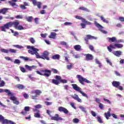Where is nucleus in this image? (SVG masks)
I'll return each mask as SVG.
<instances>
[{"mask_svg": "<svg viewBox=\"0 0 124 124\" xmlns=\"http://www.w3.org/2000/svg\"><path fill=\"white\" fill-rule=\"evenodd\" d=\"M19 25H20V22H19L18 20H16L14 22L10 21L1 27V31H2L6 32V30L5 29L9 30V28H11L13 27V26L16 30H17L18 31H23V30H24V27L23 26Z\"/></svg>", "mask_w": 124, "mask_h": 124, "instance_id": "nucleus-1", "label": "nucleus"}, {"mask_svg": "<svg viewBox=\"0 0 124 124\" xmlns=\"http://www.w3.org/2000/svg\"><path fill=\"white\" fill-rule=\"evenodd\" d=\"M37 74L41 75V76H45V77H50L51 76V70L48 69L41 70L36 71Z\"/></svg>", "mask_w": 124, "mask_h": 124, "instance_id": "nucleus-2", "label": "nucleus"}, {"mask_svg": "<svg viewBox=\"0 0 124 124\" xmlns=\"http://www.w3.org/2000/svg\"><path fill=\"white\" fill-rule=\"evenodd\" d=\"M124 47V45L122 44L115 43L114 45L112 44H110L109 46H107V49L108 52H110L113 51L112 49H116V48H118V49H121Z\"/></svg>", "mask_w": 124, "mask_h": 124, "instance_id": "nucleus-3", "label": "nucleus"}, {"mask_svg": "<svg viewBox=\"0 0 124 124\" xmlns=\"http://www.w3.org/2000/svg\"><path fill=\"white\" fill-rule=\"evenodd\" d=\"M72 86L73 87V89H74L75 91H76L77 92L80 93L82 94L83 96L86 97V98H89V96H88V95L86 94L85 93L83 92L82 91V89H81V88L78 86L77 84H72Z\"/></svg>", "mask_w": 124, "mask_h": 124, "instance_id": "nucleus-4", "label": "nucleus"}, {"mask_svg": "<svg viewBox=\"0 0 124 124\" xmlns=\"http://www.w3.org/2000/svg\"><path fill=\"white\" fill-rule=\"evenodd\" d=\"M77 78L78 79L79 82L81 84V85H84V83H87V84H91V81L87 78H85L82 77L80 75H77Z\"/></svg>", "mask_w": 124, "mask_h": 124, "instance_id": "nucleus-5", "label": "nucleus"}, {"mask_svg": "<svg viewBox=\"0 0 124 124\" xmlns=\"http://www.w3.org/2000/svg\"><path fill=\"white\" fill-rule=\"evenodd\" d=\"M0 122L2 124H14L12 121L4 119V117L1 114H0Z\"/></svg>", "mask_w": 124, "mask_h": 124, "instance_id": "nucleus-6", "label": "nucleus"}, {"mask_svg": "<svg viewBox=\"0 0 124 124\" xmlns=\"http://www.w3.org/2000/svg\"><path fill=\"white\" fill-rule=\"evenodd\" d=\"M34 93H35V95L31 96L32 99H36V97H37L38 95H40V94L42 93V92L39 90H36L31 92V94H34Z\"/></svg>", "mask_w": 124, "mask_h": 124, "instance_id": "nucleus-7", "label": "nucleus"}, {"mask_svg": "<svg viewBox=\"0 0 124 124\" xmlns=\"http://www.w3.org/2000/svg\"><path fill=\"white\" fill-rule=\"evenodd\" d=\"M31 0V1H32V3L33 5H34V6H37L39 9H40V8H41V5H42V2L40 1H38L37 0Z\"/></svg>", "mask_w": 124, "mask_h": 124, "instance_id": "nucleus-8", "label": "nucleus"}, {"mask_svg": "<svg viewBox=\"0 0 124 124\" xmlns=\"http://www.w3.org/2000/svg\"><path fill=\"white\" fill-rule=\"evenodd\" d=\"M49 52L47 51H45L42 54L41 56V59L42 60H46V61H50V58H49Z\"/></svg>", "mask_w": 124, "mask_h": 124, "instance_id": "nucleus-9", "label": "nucleus"}, {"mask_svg": "<svg viewBox=\"0 0 124 124\" xmlns=\"http://www.w3.org/2000/svg\"><path fill=\"white\" fill-rule=\"evenodd\" d=\"M17 0H9L8 2L9 4V5L13 7V8H17V7L18 6L17 3H16L17 2Z\"/></svg>", "mask_w": 124, "mask_h": 124, "instance_id": "nucleus-10", "label": "nucleus"}, {"mask_svg": "<svg viewBox=\"0 0 124 124\" xmlns=\"http://www.w3.org/2000/svg\"><path fill=\"white\" fill-rule=\"evenodd\" d=\"M92 39H96V37L92 36L90 34H88L86 35V37L84 38V40L86 43V44L89 45V40Z\"/></svg>", "mask_w": 124, "mask_h": 124, "instance_id": "nucleus-11", "label": "nucleus"}, {"mask_svg": "<svg viewBox=\"0 0 124 124\" xmlns=\"http://www.w3.org/2000/svg\"><path fill=\"white\" fill-rule=\"evenodd\" d=\"M51 120L52 121H56V122L62 121V118L60 117V115H59L58 114H56L55 116L51 117Z\"/></svg>", "mask_w": 124, "mask_h": 124, "instance_id": "nucleus-12", "label": "nucleus"}, {"mask_svg": "<svg viewBox=\"0 0 124 124\" xmlns=\"http://www.w3.org/2000/svg\"><path fill=\"white\" fill-rule=\"evenodd\" d=\"M8 93V96H12L13 95V94H12V93L10 91V90L8 89H2L1 88H0V93Z\"/></svg>", "mask_w": 124, "mask_h": 124, "instance_id": "nucleus-13", "label": "nucleus"}, {"mask_svg": "<svg viewBox=\"0 0 124 124\" xmlns=\"http://www.w3.org/2000/svg\"><path fill=\"white\" fill-rule=\"evenodd\" d=\"M10 99L12 100L14 104H16V105H19V104H20L19 101L17 100V97L14 96H11Z\"/></svg>", "mask_w": 124, "mask_h": 124, "instance_id": "nucleus-14", "label": "nucleus"}, {"mask_svg": "<svg viewBox=\"0 0 124 124\" xmlns=\"http://www.w3.org/2000/svg\"><path fill=\"white\" fill-rule=\"evenodd\" d=\"M38 51H39V49L37 48H33V51L34 52V55H35L37 59H41L43 58V57H41L40 55H39V53H38Z\"/></svg>", "mask_w": 124, "mask_h": 124, "instance_id": "nucleus-15", "label": "nucleus"}, {"mask_svg": "<svg viewBox=\"0 0 124 124\" xmlns=\"http://www.w3.org/2000/svg\"><path fill=\"white\" fill-rule=\"evenodd\" d=\"M84 56L86 61H93V56L91 54H85Z\"/></svg>", "mask_w": 124, "mask_h": 124, "instance_id": "nucleus-16", "label": "nucleus"}, {"mask_svg": "<svg viewBox=\"0 0 124 124\" xmlns=\"http://www.w3.org/2000/svg\"><path fill=\"white\" fill-rule=\"evenodd\" d=\"M58 110L60 112H63L64 114H68L69 113L68 110L63 107H60Z\"/></svg>", "mask_w": 124, "mask_h": 124, "instance_id": "nucleus-17", "label": "nucleus"}, {"mask_svg": "<svg viewBox=\"0 0 124 124\" xmlns=\"http://www.w3.org/2000/svg\"><path fill=\"white\" fill-rule=\"evenodd\" d=\"M33 112H36L34 114L35 118H40V111L38 109H33Z\"/></svg>", "mask_w": 124, "mask_h": 124, "instance_id": "nucleus-18", "label": "nucleus"}, {"mask_svg": "<svg viewBox=\"0 0 124 124\" xmlns=\"http://www.w3.org/2000/svg\"><path fill=\"white\" fill-rule=\"evenodd\" d=\"M71 97L75 99V100H77L78 102H82V100L79 98V96L76 94H74V95H72Z\"/></svg>", "mask_w": 124, "mask_h": 124, "instance_id": "nucleus-19", "label": "nucleus"}, {"mask_svg": "<svg viewBox=\"0 0 124 124\" xmlns=\"http://www.w3.org/2000/svg\"><path fill=\"white\" fill-rule=\"evenodd\" d=\"M7 11H8V8H3L0 10V14H2L3 15H5V14H6V13H7Z\"/></svg>", "mask_w": 124, "mask_h": 124, "instance_id": "nucleus-20", "label": "nucleus"}, {"mask_svg": "<svg viewBox=\"0 0 124 124\" xmlns=\"http://www.w3.org/2000/svg\"><path fill=\"white\" fill-rule=\"evenodd\" d=\"M112 85L114 88H118L121 85V83L119 81H113L112 82Z\"/></svg>", "mask_w": 124, "mask_h": 124, "instance_id": "nucleus-21", "label": "nucleus"}, {"mask_svg": "<svg viewBox=\"0 0 124 124\" xmlns=\"http://www.w3.org/2000/svg\"><path fill=\"white\" fill-rule=\"evenodd\" d=\"M25 67L27 69H28L30 71L32 70L34 68H36V66L32 65L31 66H29L28 65H25Z\"/></svg>", "mask_w": 124, "mask_h": 124, "instance_id": "nucleus-22", "label": "nucleus"}, {"mask_svg": "<svg viewBox=\"0 0 124 124\" xmlns=\"http://www.w3.org/2000/svg\"><path fill=\"white\" fill-rule=\"evenodd\" d=\"M113 54L114 56H116V57H120V56H122V51L117 50L114 51Z\"/></svg>", "mask_w": 124, "mask_h": 124, "instance_id": "nucleus-23", "label": "nucleus"}, {"mask_svg": "<svg viewBox=\"0 0 124 124\" xmlns=\"http://www.w3.org/2000/svg\"><path fill=\"white\" fill-rule=\"evenodd\" d=\"M104 116H105V118L107 119V120H109V117H111V116L109 110L107 112H105L104 113Z\"/></svg>", "mask_w": 124, "mask_h": 124, "instance_id": "nucleus-24", "label": "nucleus"}, {"mask_svg": "<svg viewBox=\"0 0 124 124\" xmlns=\"http://www.w3.org/2000/svg\"><path fill=\"white\" fill-rule=\"evenodd\" d=\"M57 36V34L54 32H51L50 35L48 36L49 38H52V39H55L56 38V36Z\"/></svg>", "mask_w": 124, "mask_h": 124, "instance_id": "nucleus-25", "label": "nucleus"}, {"mask_svg": "<svg viewBox=\"0 0 124 124\" xmlns=\"http://www.w3.org/2000/svg\"><path fill=\"white\" fill-rule=\"evenodd\" d=\"M74 48L75 49V50H76V51H81L82 50V49L81 48V46L79 45H75L74 46Z\"/></svg>", "mask_w": 124, "mask_h": 124, "instance_id": "nucleus-26", "label": "nucleus"}, {"mask_svg": "<svg viewBox=\"0 0 124 124\" xmlns=\"http://www.w3.org/2000/svg\"><path fill=\"white\" fill-rule=\"evenodd\" d=\"M109 42H117V39L115 37H112V38L108 37Z\"/></svg>", "mask_w": 124, "mask_h": 124, "instance_id": "nucleus-27", "label": "nucleus"}, {"mask_svg": "<svg viewBox=\"0 0 124 124\" xmlns=\"http://www.w3.org/2000/svg\"><path fill=\"white\" fill-rule=\"evenodd\" d=\"M16 88L18 89V90H24L25 89V86L22 84H17L16 85Z\"/></svg>", "mask_w": 124, "mask_h": 124, "instance_id": "nucleus-28", "label": "nucleus"}, {"mask_svg": "<svg viewBox=\"0 0 124 124\" xmlns=\"http://www.w3.org/2000/svg\"><path fill=\"white\" fill-rule=\"evenodd\" d=\"M60 58H61V56L59 54L53 55L52 57V59H53V60H60Z\"/></svg>", "mask_w": 124, "mask_h": 124, "instance_id": "nucleus-29", "label": "nucleus"}, {"mask_svg": "<svg viewBox=\"0 0 124 124\" xmlns=\"http://www.w3.org/2000/svg\"><path fill=\"white\" fill-rule=\"evenodd\" d=\"M82 22L83 23H84L85 25H88L89 26H90V25H92V23L87 21L86 19H85V18H82Z\"/></svg>", "mask_w": 124, "mask_h": 124, "instance_id": "nucleus-30", "label": "nucleus"}, {"mask_svg": "<svg viewBox=\"0 0 124 124\" xmlns=\"http://www.w3.org/2000/svg\"><path fill=\"white\" fill-rule=\"evenodd\" d=\"M101 19L102 20V21H103V22H104V23H106L107 24H108V23H109V21L107 20H106L104 17H103V16H100Z\"/></svg>", "mask_w": 124, "mask_h": 124, "instance_id": "nucleus-31", "label": "nucleus"}, {"mask_svg": "<svg viewBox=\"0 0 124 124\" xmlns=\"http://www.w3.org/2000/svg\"><path fill=\"white\" fill-rule=\"evenodd\" d=\"M52 83L54 84V85H58L60 84V82L57 79H53L52 80Z\"/></svg>", "mask_w": 124, "mask_h": 124, "instance_id": "nucleus-32", "label": "nucleus"}, {"mask_svg": "<svg viewBox=\"0 0 124 124\" xmlns=\"http://www.w3.org/2000/svg\"><path fill=\"white\" fill-rule=\"evenodd\" d=\"M97 122L99 123V124H103V121H102V119L101 117L98 116L97 117Z\"/></svg>", "mask_w": 124, "mask_h": 124, "instance_id": "nucleus-33", "label": "nucleus"}, {"mask_svg": "<svg viewBox=\"0 0 124 124\" xmlns=\"http://www.w3.org/2000/svg\"><path fill=\"white\" fill-rule=\"evenodd\" d=\"M80 122V120H79V119L78 118H74L73 119V122L74 124H78Z\"/></svg>", "mask_w": 124, "mask_h": 124, "instance_id": "nucleus-34", "label": "nucleus"}, {"mask_svg": "<svg viewBox=\"0 0 124 124\" xmlns=\"http://www.w3.org/2000/svg\"><path fill=\"white\" fill-rule=\"evenodd\" d=\"M95 25L97 28H98V29H103V27L97 22H95Z\"/></svg>", "mask_w": 124, "mask_h": 124, "instance_id": "nucleus-35", "label": "nucleus"}, {"mask_svg": "<svg viewBox=\"0 0 124 124\" xmlns=\"http://www.w3.org/2000/svg\"><path fill=\"white\" fill-rule=\"evenodd\" d=\"M95 63H96V64L99 65V67H101V66H102V65H101V63H100V61H98V59H95Z\"/></svg>", "mask_w": 124, "mask_h": 124, "instance_id": "nucleus-36", "label": "nucleus"}, {"mask_svg": "<svg viewBox=\"0 0 124 124\" xmlns=\"http://www.w3.org/2000/svg\"><path fill=\"white\" fill-rule=\"evenodd\" d=\"M20 58L22 59V60H24V61H25V62H28V61L30 60L29 58L27 57H24V56H20Z\"/></svg>", "mask_w": 124, "mask_h": 124, "instance_id": "nucleus-37", "label": "nucleus"}, {"mask_svg": "<svg viewBox=\"0 0 124 124\" xmlns=\"http://www.w3.org/2000/svg\"><path fill=\"white\" fill-rule=\"evenodd\" d=\"M78 9H79L80 10H83V11H89L88 9H87V8H85V7H80Z\"/></svg>", "mask_w": 124, "mask_h": 124, "instance_id": "nucleus-38", "label": "nucleus"}, {"mask_svg": "<svg viewBox=\"0 0 124 124\" xmlns=\"http://www.w3.org/2000/svg\"><path fill=\"white\" fill-rule=\"evenodd\" d=\"M30 42L32 43V44H34L35 43V40L32 37H31L29 39Z\"/></svg>", "mask_w": 124, "mask_h": 124, "instance_id": "nucleus-39", "label": "nucleus"}, {"mask_svg": "<svg viewBox=\"0 0 124 124\" xmlns=\"http://www.w3.org/2000/svg\"><path fill=\"white\" fill-rule=\"evenodd\" d=\"M26 19L28 22H31L32 21V16L26 17Z\"/></svg>", "mask_w": 124, "mask_h": 124, "instance_id": "nucleus-40", "label": "nucleus"}, {"mask_svg": "<svg viewBox=\"0 0 124 124\" xmlns=\"http://www.w3.org/2000/svg\"><path fill=\"white\" fill-rule=\"evenodd\" d=\"M0 51L2 53H5L7 54L9 52V50L7 49H4V48H2L0 49Z\"/></svg>", "mask_w": 124, "mask_h": 124, "instance_id": "nucleus-41", "label": "nucleus"}, {"mask_svg": "<svg viewBox=\"0 0 124 124\" xmlns=\"http://www.w3.org/2000/svg\"><path fill=\"white\" fill-rule=\"evenodd\" d=\"M79 109H81L83 112L84 113H87V110H86V108L82 106L79 107Z\"/></svg>", "mask_w": 124, "mask_h": 124, "instance_id": "nucleus-42", "label": "nucleus"}, {"mask_svg": "<svg viewBox=\"0 0 124 124\" xmlns=\"http://www.w3.org/2000/svg\"><path fill=\"white\" fill-rule=\"evenodd\" d=\"M51 71H52L53 73H54V74H57L59 72V71H58V70L54 68L51 69Z\"/></svg>", "mask_w": 124, "mask_h": 124, "instance_id": "nucleus-43", "label": "nucleus"}, {"mask_svg": "<svg viewBox=\"0 0 124 124\" xmlns=\"http://www.w3.org/2000/svg\"><path fill=\"white\" fill-rule=\"evenodd\" d=\"M55 79L57 81H60V82H61V81L62 80V77H61V76H56Z\"/></svg>", "mask_w": 124, "mask_h": 124, "instance_id": "nucleus-44", "label": "nucleus"}, {"mask_svg": "<svg viewBox=\"0 0 124 124\" xmlns=\"http://www.w3.org/2000/svg\"><path fill=\"white\" fill-rule=\"evenodd\" d=\"M34 107L36 108L35 109H41V108H42V106L40 104H38L35 106Z\"/></svg>", "mask_w": 124, "mask_h": 124, "instance_id": "nucleus-45", "label": "nucleus"}, {"mask_svg": "<svg viewBox=\"0 0 124 124\" xmlns=\"http://www.w3.org/2000/svg\"><path fill=\"white\" fill-rule=\"evenodd\" d=\"M20 8L23 10H25V9H27V7H26L24 4L20 5Z\"/></svg>", "mask_w": 124, "mask_h": 124, "instance_id": "nucleus-46", "label": "nucleus"}, {"mask_svg": "<svg viewBox=\"0 0 124 124\" xmlns=\"http://www.w3.org/2000/svg\"><path fill=\"white\" fill-rule=\"evenodd\" d=\"M16 19H23V16L21 15H18L15 16Z\"/></svg>", "mask_w": 124, "mask_h": 124, "instance_id": "nucleus-47", "label": "nucleus"}, {"mask_svg": "<svg viewBox=\"0 0 124 124\" xmlns=\"http://www.w3.org/2000/svg\"><path fill=\"white\" fill-rule=\"evenodd\" d=\"M9 52H10L11 53H16V52H17V50L16 49H10L9 50Z\"/></svg>", "mask_w": 124, "mask_h": 124, "instance_id": "nucleus-48", "label": "nucleus"}, {"mask_svg": "<svg viewBox=\"0 0 124 124\" xmlns=\"http://www.w3.org/2000/svg\"><path fill=\"white\" fill-rule=\"evenodd\" d=\"M45 103L46 105V106H49L50 105H52L53 103L50 102L46 101V102H45Z\"/></svg>", "mask_w": 124, "mask_h": 124, "instance_id": "nucleus-49", "label": "nucleus"}, {"mask_svg": "<svg viewBox=\"0 0 124 124\" xmlns=\"http://www.w3.org/2000/svg\"><path fill=\"white\" fill-rule=\"evenodd\" d=\"M61 83H63V84H66L67 83V80L66 79H61V80L60 81Z\"/></svg>", "mask_w": 124, "mask_h": 124, "instance_id": "nucleus-50", "label": "nucleus"}, {"mask_svg": "<svg viewBox=\"0 0 124 124\" xmlns=\"http://www.w3.org/2000/svg\"><path fill=\"white\" fill-rule=\"evenodd\" d=\"M5 85V82L3 80H2L1 81V83L0 84V87H4V85Z\"/></svg>", "mask_w": 124, "mask_h": 124, "instance_id": "nucleus-51", "label": "nucleus"}, {"mask_svg": "<svg viewBox=\"0 0 124 124\" xmlns=\"http://www.w3.org/2000/svg\"><path fill=\"white\" fill-rule=\"evenodd\" d=\"M14 63H16V64L21 63V62L18 59H16L14 61Z\"/></svg>", "mask_w": 124, "mask_h": 124, "instance_id": "nucleus-52", "label": "nucleus"}, {"mask_svg": "<svg viewBox=\"0 0 124 124\" xmlns=\"http://www.w3.org/2000/svg\"><path fill=\"white\" fill-rule=\"evenodd\" d=\"M72 66H73V65H72V64L71 63L70 65H67V68L68 69L70 70V69H71V68H72Z\"/></svg>", "mask_w": 124, "mask_h": 124, "instance_id": "nucleus-53", "label": "nucleus"}, {"mask_svg": "<svg viewBox=\"0 0 124 124\" xmlns=\"http://www.w3.org/2000/svg\"><path fill=\"white\" fill-rule=\"evenodd\" d=\"M104 101H105L106 102H108L109 104H111V101L105 98H104L103 99Z\"/></svg>", "mask_w": 124, "mask_h": 124, "instance_id": "nucleus-54", "label": "nucleus"}, {"mask_svg": "<svg viewBox=\"0 0 124 124\" xmlns=\"http://www.w3.org/2000/svg\"><path fill=\"white\" fill-rule=\"evenodd\" d=\"M106 61H107V62L108 64H109V65H111V66H112V62H110V60H109V59L107 58Z\"/></svg>", "mask_w": 124, "mask_h": 124, "instance_id": "nucleus-55", "label": "nucleus"}, {"mask_svg": "<svg viewBox=\"0 0 124 124\" xmlns=\"http://www.w3.org/2000/svg\"><path fill=\"white\" fill-rule=\"evenodd\" d=\"M91 113L92 115V116H93V117H96V113H95V112L93 110H92L91 111Z\"/></svg>", "mask_w": 124, "mask_h": 124, "instance_id": "nucleus-56", "label": "nucleus"}, {"mask_svg": "<svg viewBox=\"0 0 124 124\" xmlns=\"http://www.w3.org/2000/svg\"><path fill=\"white\" fill-rule=\"evenodd\" d=\"M5 59L7 61H10V62H13V60H12V59H11V58H10V57H5Z\"/></svg>", "mask_w": 124, "mask_h": 124, "instance_id": "nucleus-57", "label": "nucleus"}, {"mask_svg": "<svg viewBox=\"0 0 124 124\" xmlns=\"http://www.w3.org/2000/svg\"><path fill=\"white\" fill-rule=\"evenodd\" d=\"M24 110L26 112H28L30 111V107H25L24 108Z\"/></svg>", "mask_w": 124, "mask_h": 124, "instance_id": "nucleus-58", "label": "nucleus"}, {"mask_svg": "<svg viewBox=\"0 0 124 124\" xmlns=\"http://www.w3.org/2000/svg\"><path fill=\"white\" fill-rule=\"evenodd\" d=\"M111 115L114 119H118V116H117V115L114 113H111Z\"/></svg>", "mask_w": 124, "mask_h": 124, "instance_id": "nucleus-59", "label": "nucleus"}, {"mask_svg": "<svg viewBox=\"0 0 124 124\" xmlns=\"http://www.w3.org/2000/svg\"><path fill=\"white\" fill-rule=\"evenodd\" d=\"M89 49H90L91 50V51H94V48L93 47V46H92V45H89Z\"/></svg>", "mask_w": 124, "mask_h": 124, "instance_id": "nucleus-60", "label": "nucleus"}, {"mask_svg": "<svg viewBox=\"0 0 124 124\" xmlns=\"http://www.w3.org/2000/svg\"><path fill=\"white\" fill-rule=\"evenodd\" d=\"M99 107L101 109V110H103V104H102V103H100L99 104Z\"/></svg>", "mask_w": 124, "mask_h": 124, "instance_id": "nucleus-61", "label": "nucleus"}, {"mask_svg": "<svg viewBox=\"0 0 124 124\" xmlns=\"http://www.w3.org/2000/svg\"><path fill=\"white\" fill-rule=\"evenodd\" d=\"M47 35V34L46 33L43 34V33H41V36L42 37H43V38H46V36Z\"/></svg>", "mask_w": 124, "mask_h": 124, "instance_id": "nucleus-62", "label": "nucleus"}, {"mask_svg": "<svg viewBox=\"0 0 124 124\" xmlns=\"http://www.w3.org/2000/svg\"><path fill=\"white\" fill-rule=\"evenodd\" d=\"M28 53L29 54H31V55H34V51H32V50H28Z\"/></svg>", "mask_w": 124, "mask_h": 124, "instance_id": "nucleus-63", "label": "nucleus"}, {"mask_svg": "<svg viewBox=\"0 0 124 124\" xmlns=\"http://www.w3.org/2000/svg\"><path fill=\"white\" fill-rule=\"evenodd\" d=\"M120 21L121 22H124V17H119V18Z\"/></svg>", "mask_w": 124, "mask_h": 124, "instance_id": "nucleus-64", "label": "nucleus"}]
</instances>
